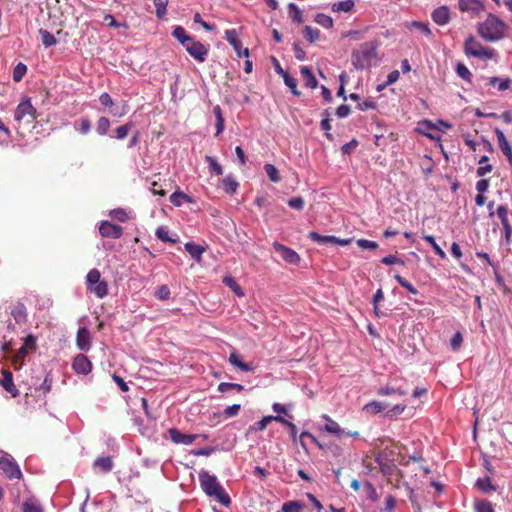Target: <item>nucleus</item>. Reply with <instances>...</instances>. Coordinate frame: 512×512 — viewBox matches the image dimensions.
<instances>
[{"instance_id":"obj_20","label":"nucleus","mask_w":512,"mask_h":512,"mask_svg":"<svg viewBox=\"0 0 512 512\" xmlns=\"http://www.w3.org/2000/svg\"><path fill=\"white\" fill-rule=\"evenodd\" d=\"M272 421L279 422L283 421V417L281 415H268L264 416L260 421L255 422L250 429L254 431H263L266 429L267 425L271 423Z\"/></svg>"},{"instance_id":"obj_37","label":"nucleus","mask_w":512,"mask_h":512,"mask_svg":"<svg viewBox=\"0 0 512 512\" xmlns=\"http://www.w3.org/2000/svg\"><path fill=\"white\" fill-rule=\"evenodd\" d=\"M488 160H489V158L486 155L482 156L479 159L478 163L480 164V166L476 170V174L478 177H483L487 173H490L492 171L493 167H492V165L487 164Z\"/></svg>"},{"instance_id":"obj_46","label":"nucleus","mask_w":512,"mask_h":512,"mask_svg":"<svg viewBox=\"0 0 512 512\" xmlns=\"http://www.w3.org/2000/svg\"><path fill=\"white\" fill-rule=\"evenodd\" d=\"M153 3L156 8V16L163 19L167 13L168 0H153Z\"/></svg>"},{"instance_id":"obj_1","label":"nucleus","mask_w":512,"mask_h":512,"mask_svg":"<svg viewBox=\"0 0 512 512\" xmlns=\"http://www.w3.org/2000/svg\"><path fill=\"white\" fill-rule=\"evenodd\" d=\"M199 482L203 492L207 496L215 497V499L224 506L231 504L230 496L219 483L215 475H211L208 471L202 470L199 472Z\"/></svg>"},{"instance_id":"obj_11","label":"nucleus","mask_w":512,"mask_h":512,"mask_svg":"<svg viewBox=\"0 0 512 512\" xmlns=\"http://www.w3.org/2000/svg\"><path fill=\"white\" fill-rule=\"evenodd\" d=\"M495 134L497 137L498 145L501 150V152L505 155L507 158L510 167H512V145L507 140L505 134L503 131L499 128H495Z\"/></svg>"},{"instance_id":"obj_2","label":"nucleus","mask_w":512,"mask_h":512,"mask_svg":"<svg viewBox=\"0 0 512 512\" xmlns=\"http://www.w3.org/2000/svg\"><path fill=\"white\" fill-rule=\"evenodd\" d=\"M508 25L496 15L489 13L485 21L478 24V34L488 42H496L505 37Z\"/></svg>"},{"instance_id":"obj_64","label":"nucleus","mask_w":512,"mask_h":512,"mask_svg":"<svg viewBox=\"0 0 512 512\" xmlns=\"http://www.w3.org/2000/svg\"><path fill=\"white\" fill-rule=\"evenodd\" d=\"M302 505L296 501H288L283 504L282 512H300Z\"/></svg>"},{"instance_id":"obj_44","label":"nucleus","mask_w":512,"mask_h":512,"mask_svg":"<svg viewBox=\"0 0 512 512\" xmlns=\"http://www.w3.org/2000/svg\"><path fill=\"white\" fill-rule=\"evenodd\" d=\"M474 510L475 512H494L492 503L487 500H475Z\"/></svg>"},{"instance_id":"obj_52","label":"nucleus","mask_w":512,"mask_h":512,"mask_svg":"<svg viewBox=\"0 0 512 512\" xmlns=\"http://www.w3.org/2000/svg\"><path fill=\"white\" fill-rule=\"evenodd\" d=\"M394 278L399 283L400 286L407 289L410 293H412L414 295L418 294V290L409 281H407L404 277H402L399 274H396L394 276Z\"/></svg>"},{"instance_id":"obj_15","label":"nucleus","mask_w":512,"mask_h":512,"mask_svg":"<svg viewBox=\"0 0 512 512\" xmlns=\"http://www.w3.org/2000/svg\"><path fill=\"white\" fill-rule=\"evenodd\" d=\"M76 345L81 351H88L91 347L90 332L86 327H80L76 335Z\"/></svg>"},{"instance_id":"obj_18","label":"nucleus","mask_w":512,"mask_h":512,"mask_svg":"<svg viewBox=\"0 0 512 512\" xmlns=\"http://www.w3.org/2000/svg\"><path fill=\"white\" fill-rule=\"evenodd\" d=\"M433 21L438 25H445L450 20V12L448 7L446 6H440L432 12L431 15Z\"/></svg>"},{"instance_id":"obj_41","label":"nucleus","mask_w":512,"mask_h":512,"mask_svg":"<svg viewBox=\"0 0 512 512\" xmlns=\"http://www.w3.org/2000/svg\"><path fill=\"white\" fill-rule=\"evenodd\" d=\"M314 20L317 24L321 25L326 29L332 28L334 24L333 19L324 13H317L315 15Z\"/></svg>"},{"instance_id":"obj_60","label":"nucleus","mask_w":512,"mask_h":512,"mask_svg":"<svg viewBox=\"0 0 512 512\" xmlns=\"http://www.w3.org/2000/svg\"><path fill=\"white\" fill-rule=\"evenodd\" d=\"M101 280V273L98 269H91L86 276L87 287Z\"/></svg>"},{"instance_id":"obj_29","label":"nucleus","mask_w":512,"mask_h":512,"mask_svg":"<svg viewBox=\"0 0 512 512\" xmlns=\"http://www.w3.org/2000/svg\"><path fill=\"white\" fill-rule=\"evenodd\" d=\"M288 15L294 23L302 24L304 22L303 13L295 3L288 4Z\"/></svg>"},{"instance_id":"obj_57","label":"nucleus","mask_w":512,"mask_h":512,"mask_svg":"<svg viewBox=\"0 0 512 512\" xmlns=\"http://www.w3.org/2000/svg\"><path fill=\"white\" fill-rule=\"evenodd\" d=\"M287 204L290 208L301 211L304 209L305 201H304L303 197L297 196V197L290 198L287 201Z\"/></svg>"},{"instance_id":"obj_42","label":"nucleus","mask_w":512,"mask_h":512,"mask_svg":"<svg viewBox=\"0 0 512 512\" xmlns=\"http://www.w3.org/2000/svg\"><path fill=\"white\" fill-rule=\"evenodd\" d=\"M387 408V405L379 401H371L366 404L363 408L366 412H372L374 414L380 413Z\"/></svg>"},{"instance_id":"obj_61","label":"nucleus","mask_w":512,"mask_h":512,"mask_svg":"<svg viewBox=\"0 0 512 512\" xmlns=\"http://www.w3.org/2000/svg\"><path fill=\"white\" fill-rule=\"evenodd\" d=\"M156 236L158 237V239H160L163 242L176 243L175 239H172L171 237H169L168 230L164 226H160L157 228Z\"/></svg>"},{"instance_id":"obj_47","label":"nucleus","mask_w":512,"mask_h":512,"mask_svg":"<svg viewBox=\"0 0 512 512\" xmlns=\"http://www.w3.org/2000/svg\"><path fill=\"white\" fill-rule=\"evenodd\" d=\"M284 83L288 86L293 95L299 97L301 92L297 89V80L290 76L289 73L283 76Z\"/></svg>"},{"instance_id":"obj_19","label":"nucleus","mask_w":512,"mask_h":512,"mask_svg":"<svg viewBox=\"0 0 512 512\" xmlns=\"http://www.w3.org/2000/svg\"><path fill=\"white\" fill-rule=\"evenodd\" d=\"M229 363L244 372H250L254 370V366L251 363L243 362L236 351L230 353L228 358Z\"/></svg>"},{"instance_id":"obj_36","label":"nucleus","mask_w":512,"mask_h":512,"mask_svg":"<svg viewBox=\"0 0 512 512\" xmlns=\"http://www.w3.org/2000/svg\"><path fill=\"white\" fill-rule=\"evenodd\" d=\"M264 171L271 182L278 183L281 180L279 170L273 164H265Z\"/></svg>"},{"instance_id":"obj_13","label":"nucleus","mask_w":512,"mask_h":512,"mask_svg":"<svg viewBox=\"0 0 512 512\" xmlns=\"http://www.w3.org/2000/svg\"><path fill=\"white\" fill-rule=\"evenodd\" d=\"M459 9L462 12H468L471 14H479L484 10V4L482 0H459Z\"/></svg>"},{"instance_id":"obj_4","label":"nucleus","mask_w":512,"mask_h":512,"mask_svg":"<svg viewBox=\"0 0 512 512\" xmlns=\"http://www.w3.org/2000/svg\"><path fill=\"white\" fill-rule=\"evenodd\" d=\"M464 52L467 56L482 59H491L495 55V50L485 48L479 43L474 36H469L464 42Z\"/></svg>"},{"instance_id":"obj_3","label":"nucleus","mask_w":512,"mask_h":512,"mask_svg":"<svg viewBox=\"0 0 512 512\" xmlns=\"http://www.w3.org/2000/svg\"><path fill=\"white\" fill-rule=\"evenodd\" d=\"M377 46L374 42L362 43L352 51L351 62L357 70H363L376 64Z\"/></svg>"},{"instance_id":"obj_21","label":"nucleus","mask_w":512,"mask_h":512,"mask_svg":"<svg viewBox=\"0 0 512 512\" xmlns=\"http://www.w3.org/2000/svg\"><path fill=\"white\" fill-rule=\"evenodd\" d=\"M323 418L327 421L324 426L325 431L337 435L338 438H342L344 436L345 430L342 429L336 421L327 415H323Z\"/></svg>"},{"instance_id":"obj_26","label":"nucleus","mask_w":512,"mask_h":512,"mask_svg":"<svg viewBox=\"0 0 512 512\" xmlns=\"http://www.w3.org/2000/svg\"><path fill=\"white\" fill-rule=\"evenodd\" d=\"M87 289L98 298H104L108 294V284L104 280H100L97 283L88 286Z\"/></svg>"},{"instance_id":"obj_5","label":"nucleus","mask_w":512,"mask_h":512,"mask_svg":"<svg viewBox=\"0 0 512 512\" xmlns=\"http://www.w3.org/2000/svg\"><path fill=\"white\" fill-rule=\"evenodd\" d=\"M0 471L8 479H20L22 472L15 459L8 453L3 452V456L0 457Z\"/></svg>"},{"instance_id":"obj_45","label":"nucleus","mask_w":512,"mask_h":512,"mask_svg":"<svg viewBox=\"0 0 512 512\" xmlns=\"http://www.w3.org/2000/svg\"><path fill=\"white\" fill-rule=\"evenodd\" d=\"M304 37L310 43H314L320 37V31L318 29H314L311 26H305L303 29Z\"/></svg>"},{"instance_id":"obj_35","label":"nucleus","mask_w":512,"mask_h":512,"mask_svg":"<svg viewBox=\"0 0 512 512\" xmlns=\"http://www.w3.org/2000/svg\"><path fill=\"white\" fill-rule=\"evenodd\" d=\"M39 34L41 36L42 44L45 48H49L57 44L55 36L48 30L41 28L39 29Z\"/></svg>"},{"instance_id":"obj_7","label":"nucleus","mask_w":512,"mask_h":512,"mask_svg":"<svg viewBox=\"0 0 512 512\" xmlns=\"http://www.w3.org/2000/svg\"><path fill=\"white\" fill-rule=\"evenodd\" d=\"M225 40L233 47L238 57H249V49L242 48V43L238 38V33L235 29H228L225 31Z\"/></svg>"},{"instance_id":"obj_22","label":"nucleus","mask_w":512,"mask_h":512,"mask_svg":"<svg viewBox=\"0 0 512 512\" xmlns=\"http://www.w3.org/2000/svg\"><path fill=\"white\" fill-rule=\"evenodd\" d=\"M93 467L101 472L108 473L113 469V461L110 456L98 457L93 462Z\"/></svg>"},{"instance_id":"obj_40","label":"nucleus","mask_w":512,"mask_h":512,"mask_svg":"<svg viewBox=\"0 0 512 512\" xmlns=\"http://www.w3.org/2000/svg\"><path fill=\"white\" fill-rule=\"evenodd\" d=\"M22 512H44V510L35 500L28 499L22 504Z\"/></svg>"},{"instance_id":"obj_6","label":"nucleus","mask_w":512,"mask_h":512,"mask_svg":"<svg viewBox=\"0 0 512 512\" xmlns=\"http://www.w3.org/2000/svg\"><path fill=\"white\" fill-rule=\"evenodd\" d=\"M25 117H29V119L27 120V122H29V123L34 121L37 118V111L32 106L30 99H28V98L21 101L18 104V106L15 110V113H14V119L16 121H21Z\"/></svg>"},{"instance_id":"obj_51","label":"nucleus","mask_w":512,"mask_h":512,"mask_svg":"<svg viewBox=\"0 0 512 512\" xmlns=\"http://www.w3.org/2000/svg\"><path fill=\"white\" fill-rule=\"evenodd\" d=\"M237 390L238 392H241L244 390V386L241 385V384H238V383H228V382H221L219 385H218V391L219 392H226L228 390Z\"/></svg>"},{"instance_id":"obj_63","label":"nucleus","mask_w":512,"mask_h":512,"mask_svg":"<svg viewBox=\"0 0 512 512\" xmlns=\"http://www.w3.org/2000/svg\"><path fill=\"white\" fill-rule=\"evenodd\" d=\"M110 216L120 222H126L128 220L127 212L122 208L113 209L110 212Z\"/></svg>"},{"instance_id":"obj_32","label":"nucleus","mask_w":512,"mask_h":512,"mask_svg":"<svg viewBox=\"0 0 512 512\" xmlns=\"http://www.w3.org/2000/svg\"><path fill=\"white\" fill-rule=\"evenodd\" d=\"M308 237L318 243V244H321V245H327V244H334V241L335 240V236L333 235H320L319 233L315 232V231H311L308 235Z\"/></svg>"},{"instance_id":"obj_23","label":"nucleus","mask_w":512,"mask_h":512,"mask_svg":"<svg viewBox=\"0 0 512 512\" xmlns=\"http://www.w3.org/2000/svg\"><path fill=\"white\" fill-rule=\"evenodd\" d=\"M300 73L302 75L303 80L305 81V86L311 89H314L318 85V81L315 78L312 70L308 66H302L300 68Z\"/></svg>"},{"instance_id":"obj_14","label":"nucleus","mask_w":512,"mask_h":512,"mask_svg":"<svg viewBox=\"0 0 512 512\" xmlns=\"http://www.w3.org/2000/svg\"><path fill=\"white\" fill-rule=\"evenodd\" d=\"M187 53L198 62H204L208 55V48L201 42L196 41L191 43L190 47H187Z\"/></svg>"},{"instance_id":"obj_17","label":"nucleus","mask_w":512,"mask_h":512,"mask_svg":"<svg viewBox=\"0 0 512 512\" xmlns=\"http://www.w3.org/2000/svg\"><path fill=\"white\" fill-rule=\"evenodd\" d=\"M0 385L11 394L12 397H17L19 395V390L16 388L13 382V375L9 370H4L2 373V378L0 379Z\"/></svg>"},{"instance_id":"obj_10","label":"nucleus","mask_w":512,"mask_h":512,"mask_svg":"<svg viewBox=\"0 0 512 512\" xmlns=\"http://www.w3.org/2000/svg\"><path fill=\"white\" fill-rule=\"evenodd\" d=\"M99 233L105 238L119 239L123 235V228L109 221H102L99 225Z\"/></svg>"},{"instance_id":"obj_8","label":"nucleus","mask_w":512,"mask_h":512,"mask_svg":"<svg viewBox=\"0 0 512 512\" xmlns=\"http://www.w3.org/2000/svg\"><path fill=\"white\" fill-rule=\"evenodd\" d=\"M273 248L281 256V258L284 261H286L287 263L296 265L300 262V256L298 255V253L295 250H293L279 242H274Z\"/></svg>"},{"instance_id":"obj_39","label":"nucleus","mask_w":512,"mask_h":512,"mask_svg":"<svg viewBox=\"0 0 512 512\" xmlns=\"http://www.w3.org/2000/svg\"><path fill=\"white\" fill-rule=\"evenodd\" d=\"M223 283L229 287L237 296L241 297L244 295V292L241 288V286L237 283V281L231 277L226 276L223 278Z\"/></svg>"},{"instance_id":"obj_24","label":"nucleus","mask_w":512,"mask_h":512,"mask_svg":"<svg viewBox=\"0 0 512 512\" xmlns=\"http://www.w3.org/2000/svg\"><path fill=\"white\" fill-rule=\"evenodd\" d=\"M185 250L191 258L196 260L197 262L201 261L202 254L205 252V247L195 244L194 242H187L185 244Z\"/></svg>"},{"instance_id":"obj_31","label":"nucleus","mask_w":512,"mask_h":512,"mask_svg":"<svg viewBox=\"0 0 512 512\" xmlns=\"http://www.w3.org/2000/svg\"><path fill=\"white\" fill-rule=\"evenodd\" d=\"M378 395L380 396H389V395H399V396H405L407 394V391L402 389L401 387L392 386L390 384L381 387L378 390Z\"/></svg>"},{"instance_id":"obj_25","label":"nucleus","mask_w":512,"mask_h":512,"mask_svg":"<svg viewBox=\"0 0 512 512\" xmlns=\"http://www.w3.org/2000/svg\"><path fill=\"white\" fill-rule=\"evenodd\" d=\"M11 315L18 324L26 322L27 310L25 305L21 302H18L11 310Z\"/></svg>"},{"instance_id":"obj_38","label":"nucleus","mask_w":512,"mask_h":512,"mask_svg":"<svg viewBox=\"0 0 512 512\" xmlns=\"http://www.w3.org/2000/svg\"><path fill=\"white\" fill-rule=\"evenodd\" d=\"M205 161L208 164L209 171L217 176L223 174V168L218 161L212 156H205Z\"/></svg>"},{"instance_id":"obj_59","label":"nucleus","mask_w":512,"mask_h":512,"mask_svg":"<svg viewBox=\"0 0 512 512\" xmlns=\"http://www.w3.org/2000/svg\"><path fill=\"white\" fill-rule=\"evenodd\" d=\"M75 126H76V129L81 133V134H88L90 132V129H91V122L89 119H86V118H82L80 119L78 122L75 123Z\"/></svg>"},{"instance_id":"obj_58","label":"nucleus","mask_w":512,"mask_h":512,"mask_svg":"<svg viewBox=\"0 0 512 512\" xmlns=\"http://www.w3.org/2000/svg\"><path fill=\"white\" fill-rule=\"evenodd\" d=\"M172 36L176 38L179 43H184L183 41H188V37L190 35L187 34L186 30L182 26H176L173 29Z\"/></svg>"},{"instance_id":"obj_12","label":"nucleus","mask_w":512,"mask_h":512,"mask_svg":"<svg viewBox=\"0 0 512 512\" xmlns=\"http://www.w3.org/2000/svg\"><path fill=\"white\" fill-rule=\"evenodd\" d=\"M72 367L77 374L87 375L92 370V363L84 354H78L74 358Z\"/></svg>"},{"instance_id":"obj_48","label":"nucleus","mask_w":512,"mask_h":512,"mask_svg":"<svg viewBox=\"0 0 512 512\" xmlns=\"http://www.w3.org/2000/svg\"><path fill=\"white\" fill-rule=\"evenodd\" d=\"M476 486L483 492L495 490V487L493 486L490 477H483L477 479Z\"/></svg>"},{"instance_id":"obj_9","label":"nucleus","mask_w":512,"mask_h":512,"mask_svg":"<svg viewBox=\"0 0 512 512\" xmlns=\"http://www.w3.org/2000/svg\"><path fill=\"white\" fill-rule=\"evenodd\" d=\"M168 434L171 441L174 442L175 444L190 445L199 436L203 437L204 439H207V435L185 434L176 428H170L168 430Z\"/></svg>"},{"instance_id":"obj_43","label":"nucleus","mask_w":512,"mask_h":512,"mask_svg":"<svg viewBox=\"0 0 512 512\" xmlns=\"http://www.w3.org/2000/svg\"><path fill=\"white\" fill-rule=\"evenodd\" d=\"M423 239L428 242L433 248L436 255H438L441 259H446V253L444 250L436 243L435 238L431 235H424Z\"/></svg>"},{"instance_id":"obj_16","label":"nucleus","mask_w":512,"mask_h":512,"mask_svg":"<svg viewBox=\"0 0 512 512\" xmlns=\"http://www.w3.org/2000/svg\"><path fill=\"white\" fill-rule=\"evenodd\" d=\"M496 214L498 218L501 220L504 232H505V239L507 242H510V237L512 234V228L508 220V208L506 205H500L498 206L496 210Z\"/></svg>"},{"instance_id":"obj_33","label":"nucleus","mask_w":512,"mask_h":512,"mask_svg":"<svg viewBox=\"0 0 512 512\" xmlns=\"http://www.w3.org/2000/svg\"><path fill=\"white\" fill-rule=\"evenodd\" d=\"M354 0H344L332 4L333 12H351L354 9Z\"/></svg>"},{"instance_id":"obj_55","label":"nucleus","mask_w":512,"mask_h":512,"mask_svg":"<svg viewBox=\"0 0 512 512\" xmlns=\"http://www.w3.org/2000/svg\"><path fill=\"white\" fill-rule=\"evenodd\" d=\"M457 75L465 81L470 82L472 78V73L470 70L462 63H458L456 67Z\"/></svg>"},{"instance_id":"obj_27","label":"nucleus","mask_w":512,"mask_h":512,"mask_svg":"<svg viewBox=\"0 0 512 512\" xmlns=\"http://www.w3.org/2000/svg\"><path fill=\"white\" fill-rule=\"evenodd\" d=\"M238 186L239 183L232 175H227L222 179V188L229 195L235 194Z\"/></svg>"},{"instance_id":"obj_50","label":"nucleus","mask_w":512,"mask_h":512,"mask_svg":"<svg viewBox=\"0 0 512 512\" xmlns=\"http://www.w3.org/2000/svg\"><path fill=\"white\" fill-rule=\"evenodd\" d=\"M132 127H133V123L128 122V123L116 128V130H115L116 138L119 140L125 139L127 137L128 133L130 132V130L132 129Z\"/></svg>"},{"instance_id":"obj_34","label":"nucleus","mask_w":512,"mask_h":512,"mask_svg":"<svg viewBox=\"0 0 512 512\" xmlns=\"http://www.w3.org/2000/svg\"><path fill=\"white\" fill-rule=\"evenodd\" d=\"M420 125L422 127L435 128V130L441 132H445L447 129H450L452 127L451 124L443 120H438L436 123H432L430 120H423L420 122Z\"/></svg>"},{"instance_id":"obj_28","label":"nucleus","mask_w":512,"mask_h":512,"mask_svg":"<svg viewBox=\"0 0 512 512\" xmlns=\"http://www.w3.org/2000/svg\"><path fill=\"white\" fill-rule=\"evenodd\" d=\"M489 86H496L499 91H505L510 88L512 80L510 78L491 77L488 79Z\"/></svg>"},{"instance_id":"obj_62","label":"nucleus","mask_w":512,"mask_h":512,"mask_svg":"<svg viewBox=\"0 0 512 512\" xmlns=\"http://www.w3.org/2000/svg\"><path fill=\"white\" fill-rule=\"evenodd\" d=\"M170 294H171V292L167 285L159 286L155 292V296L159 300H168L170 298Z\"/></svg>"},{"instance_id":"obj_53","label":"nucleus","mask_w":512,"mask_h":512,"mask_svg":"<svg viewBox=\"0 0 512 512\" xmlns=\"http://www.w3.org/2000/svg\"><path fill=\"white\" fill-rule=\"evenodd\" d=\"M394 278L399 283L400 286L407 289L410 293H412L414 295L418 294V290L409 281H407L404 277H402L399 274H396L394 276Z\"/></svg>"},{"instance_id":"obj_30","label":"nucleus","mask_w":512,"mask_h":512,"mask_svg":"<svg viewBox=\"0 0 512 512\" xmlns=\"http://www.w3.org/2000/svg\"><path fill=\"white\" fill-rule=\"evenodd\" d=\"M169 200L176 207H180L183 204V202H193L192 198L182 191H175L174 193H172L170 195Z\"/></svg>"},{"instance_id":"obj_49","label":"nucleus","mask_w":512,"mask_h":512,"mask_svg":"<svg viewBox=\"0 0 512 512\" xmlns=\"http://www.w3.org/2000/svg\"><path fill=\"white\" fill-rule=\"evenodd\" d=\"M26 72L27 66L24 63L19 62L13 70V80L15 82H20L23 79Z\"/></svg>"},{"instance_id":"obj_54","label":"nucleus","mask_w":512,"mask_h":512,"mask_svg":"<svg viewBox=\"0 0 512 512\" xmlns=\"http://www.w3.org/2000/svg\"><path fill=\"white\" fill-rule=\"evenodd\" d=\"M394 278L399 283L400 286L407 289L410 293H412L414 295L418 294V290L409 281H407L404 277H402L399 274H396L394 276Z\"/></svg>"},{"instance_id":"obj_56","label":"nucleus","mask_w":512,"mask_h":512,"mask_svg":"<svg viewBox=\"0 0 512 512\" xmlns=\"http://www.w3.org/2000/svg\"><path fill=\"white\" fill-rule=\"evenodd\" d=\"M110 127V121L107 117H100L97 122L96 131L99 135H105Z\"/></svg>"}]
</instances>
